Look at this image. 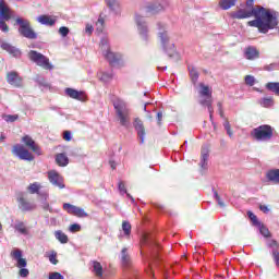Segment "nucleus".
<instances>
[{
    "instance_id": "nucleus-1",
    "label": "nucleus",
    "mask_w": 279,
    "mask_h": 279,
    "mask_svg": "<svg viewBox=\"0 0 279 279\" xmlns=\"http://www.w3.org/2000/svg\"><path fill=\"white\" fill-rule=\"evenodd\" d=\"M231 19H252L247 22L250 27H257L260 34H267L269 29H275L278 26V19L271 12L263 7H254V0H246V7L230 13Z\"/></svg>"
},
{
    "instance_id": "nucleus-2",
    "label": "nucleus",
    "mask_w": 279,
    "mask_h": 279,
    "mask_svg": "<svg viewBox=\"0 0 279 279\" xmlns=\"http://www.w3.org/2000/svg\"><path fill=\"white\" fill-rule=\"evenodd\" d=\"M158 38L160 39L163 51L168 53L170 58H175L178 52L175 51V45L169 43V32L167 31V24L157 22Z\"/></svg>"
},
{
    "instance_id": "nucleus-3",
    "label": "nucleus",
    "mask_w": 279,
    "mask_h": 279,
    "mask_svg": "<svg viewBox=\"0 0 279 279\" xmlns=\"http://www.w3.org/2000/svg\"><path fill=\"white\" fill-rule=\"evenodd\" d=\"M113 108L116 110V114L119 119L120 125L123 128H130V108L128 107V104L121 99H117L113 102Z\"/></svg>"
},
{
    "instance_id": "nucleus-4",
    "label": "nucleus",
    "mask_w": 279,
    "mask_h": 279,
    "mask_svg": "<svg viewBox=\"0 0 279 279\" xmlns=\"http://www.w3.org/2000/svg\"><path fill=\"white\" fill-rule=\"evenodd\" d=\"M100 48L102 54L105 56L106 60H108L109 64H111V66H117V64H121V60H123V54L110 51V45L108 44L107 37L101 38Z\"/></svg>"
},
{
    "instance_id": "nucleus-5",
    "label": "nucleus",
    "mask_w": 279,
    "mask_h": 279,
    "mask_svg": "<svg viewBox=\"0 0 279 279\" xmlns=\"http://www.w3.org/2000/svg\"><path fill=\"white\" fill-rule=\"evenodd\" d=\"M198 93L201 97H205V99L201 100L199 104L201 106L207 107L209 119L213 121V113L215 112V109L213 108V88L204 83H199Z\"/></svg>"
},
{
    "instance_id": "nucleus-6",
    "label": "nucleus",
    "mask_w": 279,
    "mask_h": 279,
    "mask_svg": "<svg viewBox=\"0 0 279 279\" xmlns=\"http://www.w3.org/2000/svg\"><path fill=\"white\" fill-rule=\"evenodd\" d=\"M251 136H253L255 141L267 143L274 138V128L269 124L259 125L251 132Z\"/></svg>"
},
{
    "instance_id": "nucleus-7",
    "label": "nucleus",
    "mask_w": 279,
    "mask_h": 279,
    "mask_svg": "<svg viewBox=\"0 0 279 279\" xmlns=\"http://www.w3.org/2000/svg\"><path fill=\"white\" fill-rule=\"evenodd\" d=\"M15 23L19 25V34H21V36L28 38V40H36V38H38V35L34 32V28H32V24L28 20L17 17Z\"/></svg>"
},
{
    "instance_id": "nucleus-8",
    "label": "nucleus",
    "mask_w": 279,
    "mask_h": 279,
    "mask_svg": "<svg viewBox=\"0 0 279 279\" xmlns=\"http://www.w3.org/2000/svg\"><path fill=\"white\" fill-rule=\"evenodd\" d=\"M28 59L31 62H34L37 66H41V69H45L46 71H52L53 69V65L49 62V58L36 50H31L28 52Z\"/></svg>"
},
{
    "instance_id": "nucleus-9",
    "label": "nucleus",
    "mask_w": 279,
    "mask_h": 279,
    "mask_svg": "<svg viewBox=\"0 0 279 279\" xmlns=\"http://www.w3.org/2000/svg\"><path fill=\"white\" fill-rule=\"evenodd\" d=\"M165 8H169L168 0H155L154 2L146 3L141 10L142 12H145V14H156L157 12L165 10Z\"/></svg>"
},
{
    "instance_id": "nucleus-10",
    "label": "nucleus",
    "mask_w": 279,
    "mask_h": 279,
    "mask_svg": "<svg viewBox=\"0 0 279 279\" xmlns=\"http://www.w3.org/2000/svg\"><path fill=\"white\" fill-rule=\"evenodd\" d=\"M135 23L137 25V32L141 36L142 40L145 43L149 41V27L147 26V22H145V17L141 16V14H135Z\"/></svg>"
},
{
    "instance_id": "nucleus-11",
    "label": "nucleus",
    "mask_w": 279,
    "mask_h": 279,
    "mask_svg": "<svg viewBox=\"0 0 279 279\" xmlns=\"http://www.w3.org/2000/svg\"><path fill=\"white\" fill-rule=\"evenodd\" d=\"M13 154L14 156H17L20 160H27L28 162H32V160H34V155L21 144H16L13 146Z\"/></svg>"
},
{
    "instance_id": "nucleus-12",
    "label": "nucleus",
    "mask_w": 279,
    "mask_h": 279,
    "mask_svg": "<svg viewBox=\"0 0 279 279\" xmlns=\"http://www.w3.org/2000/svg\"><path fill=\"white\" fill-rule=\"evenodd\" d=\"M48 180L50 184L53 186H58V189H64V178L58 173L56 170L48 171Z\"/></svg>"
},
{
    "instance_id": "nucleus-13",
    "label": "nucleus",
    "mask_w": 279,
    "mask_h": 279,
    "mask_svg": "<svg viewBox=\"0 0 279 279\" xmlns=\"http://www.w3.org/2000/svg\"><path fill=\"white\" fill-rule=\"evenodd\" d=\"M63 210H66L69 215H73L74 217H80V218L88 217V214L84 211L83 208L69 203L63 204Z\"/></svg>"
},
{
    "instance_id": "nucleus-14",
    "label": "nucleus",
    "mask_w": 279,
    "mask_h": 279,
    "mask_svg": "<svg viewBox=\"0 0 279 279\" xmlns=\"http://www.w3.org/2000/svg\"><path fill=\"white\" fill-rule=\"evenodd\" d=\"M7 82L15 88H21V86H23V77H21L16 71L8 72Z\"/></svg>"
},
{
    "instance_id": "nucleus-15",
    "label": "nucleus",
    "mask_w": 279,
    "mask_h": 279,
    "mask_svg": "<svg viewBox=\"0 0 279 279\" xmlns=\"http://www.w3.org/2000/svg\"><path fill=\"white\" fill-rule=\"evenodd\" d=\"M14 19V11L8 7L5 0H0V20L10 21Z\"/></svg>"
},
{
    "instance_id": "nucleus-16",
    "label": "nucleus",
    "mask_w": 279,
    "mask_h": 279,
    "mask_svg": "<svg viewBox=\"0 0 279 279\" xmlns=\"http://www.w3.org/2000/svg\"><path fill=\"white\" fill-rule=\"evenodd\" d=\"M22 142L26 145V147H28V149H32L34 154L37 156H43V149H40V146H38V144H36V142L29 135L24 136Z\"/></svg>"
},
{
    "instance_id": "nucleus-17",
    "label": "nucleus",
    "mask_w": 279,
    "mask_h": 279,
    "mask_svg": "<svg viewBox=\"0 0 279 279\" xmlns=\"http://www.w3.org/2000/svg\"><path fill=\"white\" fill-rule=\"evenodd\" d=\"M65 95L71 97V99H76V101H86L87 99L86 93L76 90L71 87L65 88Z\"/></svg>"
},
{
    "instance_id": "nucleus-18",
    "label": "nucleus",
    "mask_w": 279,
    "mask_h": 279,
    "mask_svg": "<svg viewBox=\"0 0 279 279\" xmlns=\"http://www.w3.org/2000/svg\"><path fill=\"white\" fill-rule=\"evenodd\" d=\"M20 210L23 213H29L32 210H36V204L28 202L23 196L17 198Z\"/></svg>"
},
{
    "instance_id": "nucleus-19",
    "label": "nucleus",
    "mask_w": 279,
    "mask_h": 279,
    "mask_svg": "<svg viewBox=\"0 0 279 279\" xmlns=\"http://www.w3.org/2000/svg\"><path fill=\"white\" fill-rule=\"evenodd\" d=\"M133 125L137 132L140 143L143 145L145 143V125L143 124V121L138 118L134 120Z\"/></svg>"
},
{
    "instance_id": "nucleus-20",
    "label": "nucleus",
    "mask_w": 279,
    "mask_h": 279,
    "mask_svg": "<svg viewBox=\"0 0 279 279\" xmlns=\"http://www.w3.org/2000/svg\"><path fill=\"white\" fill-rule=\"evenodd\" d=\"M12 257L14 258V260H16V267H19L20 269H23L25 267H27V260L25 258H23V252H21V250L16 248L11 253Z\"/></svg>"
},
{
    "instance_id": "nucleus-21",
    "label": "nucleus",
    "mask_w": 279,
    "mask_h": 279,
    "mask_svg": "<svg viewBox=\"0 0 279 279\" xmlns=\"http://www.w3.org/2000/svg\"><path fill=\"white\" fill-rule=\"evenodd\" d=\"M141 245H147V247H149L151 252H157L158 250H160V245L156 241L151 240L147 234H144L142 236Z\"/></svg>"
},
{
    "instance_id": "nucleus-22",
    "label": "nucleus",
    "mask_w": 279,
    "mask_h": 279,
    "mask_svg": "<svg viewBox=\"0 0 279 279\" xmlns=\"http://www.w3.org/2000/svg\"><path fill=\"white\" fill-rule=\"evenodd\" d=\"M1 49H3L4 51H8V53H10L11 56H13V58H21L22 52L19 48L3 41L0 45Z\"/></svg>"
},
{
    "instance_id": "nucleus-23",
    "label": "nucleus",
    "mask_w": 279,
    "mask_h": 279,
    "mask_svg": "<svg viewBox=\"0 0 279 279\" xmlns=\"http://www.w3.org/2000/svg\"><path fill=\"white\" fill-rule=\"evenodd\" d=\"M90 271L96 278H104V266L97 260L90 262Z\"/></svg>"
},
{
    "instance_id": "nucleus-24",
    "label": "nucleus",
    "mask_w": 279,
    "mask_h": 279,
    "mask_svg": "<svg viewBox=\"0 0 279 279\" xmlns=\"http://www.w3.org/2000/svg\"><path fill=\"white\" fill-rule=\"evenodd\" d=\"M259 57L260 52L258 51V49H256V47L248 46L247 48H245L244 58H246V60H256Z\"/></svg>"
},
{
    "instance_id": "nucleus-25",
    "label": "nucleus",
    "mask_w": 279,
    "mask_h": 279,
    "mask_svg": "<svg viewBox=\"0 0 279 279\" xmlns=\"http://www.w3.org/2000/svg\"><path fill=\"white\" fill-rule=\"evenodd\" d=\"M13 228L19 232V234H23V236L29 235V229L25 226V222L21 220H15Z\"/></svg>"
},
{
    "instance_id": "nucleus-26",
    "label": "nucleus",
    "mask_w": 279,
    "mask_h": 279,
    "mask_svg": "<svg viewBox=\"0 0 279 279\" xmlns=\"http://www.w3.org/2000/svg\"><path fill=\"white\" fill-rule=\"evenodd\" d=\"M266 178L268 182H272V184H279V169H271L266 173Z\"/></svg>"
},
{
    "instance_id": "nucleus-27",
    "label": "nucleus",
    "mask_w": 279,
    "mask_h": 279,
    "mask_svg": "<svg viewBox=\"0 0 279 279\" xmlns=\"http://www.w3.org/2000/svg\"><path fill=\"white\" fill-rule=\"evenodd\" d=\"M37 21L41 25H48L49 27H51L52 25H56V20L49 15H40L37 17Z\"/></svg>"
},
{
    "instance_id": "nucleus-28",
    "label": "nucleus",
    "mask_w": 279,
    "mask_h": 279,
    "mask_svg": "<svg viewBox=\"0 0 279 279\" xmlns=\"http://www.w3.org/2000/svg\"><path fill=\"white\" fill-rule=\"evenodd\" d=\"M56 162L59 167H66L69 165V157L64 153L58 154L56 156Z\"/></svg>"
},
{
    "instance_id": "nucleus-29",
    "label": "nucleus",
    "mask_w": 279,
    "mask_h": 279,
    "mask_svg": "<svg viewBox=\"0 0 279 279\" xmlns=\"http://www.w3.org/2000/svg\"><path fill=\"white\" fill-rule=\"evenodd\" d=\"M236 5V0H220L219 7L221 10H230V8H234Z\"/></svg>"
},
{
    "instance_id": "nucleus-30",
    "label": "nucleus",
    "mask_w": 279,
    "mask_h": 279,
    "mask_svg": "<svg viewBox=\"0 0 279 279\" xmlns=\"http://www.w3.org/2000/svg\"><path fill=\"white\" fill-rule=\"evenodd\" d=\"M118 189L121 195H126V197L131 199L132 204H135L136 201H134V197H132V195L128 193V190L125 189V183L123 181L119 182Z\"/></svg>"
},
{
    "instance_id": "nucleus-31",
    "label": "nucleus",
    "mask_w": 279,
    "mask_h": 279,
    "mask_svg": "<svg viewBox=\"0 0 279 279\" xmlns=\"http://www.w3.org/2000/svg\"><path fill=\"white\" fill-rule=\"evenodd\" d=\"M266 88L267 90H270V93H274L275 95H277V97H279V83H276V82L267 83Z\"/></svg>"
},
{
    "instance_id": "nucleus-32",
    "label": "nucleus",
    "mask_w": 279,
    "mask_h": 279,
    "mask_svg": "<svg viewBox=\"0 0 279 279\" xmlns=\"http://www.w3.org/2000/svg\"><path fill=\"white\" fill-rule=\"evenodd\" d=\"M266 245H267V247H269V250H271L272 254H276V253L279 252L278 241H276V240H267Z\"/></svg>"
},
{
    "instance_id": "nucleus-33",
    "label": "nucleus",
    "mask_w": 279,
    "mask_h": 279,
    "mask_svg": "<svg viewBox=\"0 0 279 279\" xmlns=\"http://www.w3.org/2000/svg\"><path fill=\"white\" fill-rule=\"evenodd\" d=\"M190 77L193 84H197V80H199V72L194 66H189Z\"/></svg>"
},
{
    "instance_id": "nucleus-34",
    "label": "nucleus",
    "mask_w": 279,
    "mask_h": 279,
    "mask_svg": "<svg viewBox=\"0 0 279 279\" xmlns=\"http://www.w3.org/2000/svg\"><path fill=\"white\" fill-rule=\"evenodd\" d=\"M121 260H122V265L124 267H130V255L128 254V248H123L121 252Z\"/></svg>"
},
{
    "instance_id": "nucleus-35",
    "label": "nucleus",
    "mask_w": 279,
    "mask_h": 279,
    "mask_svg": "<svg viewBox=\"0 0 279 279\" xmlns=\"http://www.w3.org/2000/svg\"><path fill=\"white\" fill-rule=\"evenodd\" d=\"M54 236H56V240L57 241H59V242H61V243H69V236L68 235H65V233L64 232H62V231H56L54 232Z\"/></svg>"
},
{
    "instance_id": "nucleus-36",
    "label": "nucleus",
    "mask_w": 279,
    "mask_h": 279,
    "mask_svg": "<svg viewBox=\"0 0 279 279\" xmlns=\"http://www.w3.org/2000/svg\"><path fill=\"white\" fill-rule=\"evenodd\" d=\"M98 78L100 80V82H105V84H107V82H110V80H112V73L111 72H99Z\"/></svg>"
},
{
    "instance_id": "nucleus-37",
    "label": "nucleus",
    "mask_w": 279,
    "mask_h": 279,
    "mask_svg": "<svg viewBox=\"0 0 279 279\" xmlns=\"http://www.w3.org/2000/svg\"><path fill=\"white\" fill-rule=\"evenodd\" d=\"M122 232L124 233V236H130L132 234V225L129 221L122 222Z\"/></svg>"
},
{
    "instance_id": "nucleus-38",
    "label": "nucleus",
    "mask_w": 279,
    "mask_h": 279,
    "mask_svg": "<svg viewBox=\"0 0 279 279\" xmlns=\"http://www.w3.org/2000/svg\"><path fill=\"white\" fill-rule=\"evenodd\" d=\"M258 104L263 108H271V106H274V98H262L258 100Z\"/></svg>"
},
{
    "instance_id": "nucleus-39",
    "label": "nucleus",
    "mask_w": 279,
    "mask_h": 279,
    "mask_svg": "<svg viewBox=\"0 0 279 279\" xmlns=\"http://www.w3.org/2000/svg\"><path fill=\"white\" fill-rule=\"evenodd\" d=\"M207 165H208V150L203 149L202 150V159H201L202 169H206Z\"/></svg>"
},
{
    "instance_id": "nucleus-40",
    "label": "nucleus",
    "mask_w": 279,
    "mask_h": 279,
    "mask_svg": "<svg viewBox=\"0 0 279 279\" xmlns=\"http://www.w3.org/2000/svg\"><path fill=\"white\" fill-rule=\"evenodd\" d=\"M2 119L7 123H14V121H19V114H3Z\"/></svg>"
},
{
    "instance_id": "nucleus-41",
    "label": "nucleus",
    "mask_w": 279,
    "mask_h": 279,
    "mask_svg": "<svg viewBox=\"0 0 279 279\" xmlns=\"http://www.w3.org/2000/svg\"><path fill=\"white\" fill-rule=\"evenodd\" d=\"M259 228V232L262 235H264L266 239H268V236H271V233L269 232V229H267V227L263 226V225H257Z\"/></svg>"
},
{
    "instance_id": "nucleus-42",
    "label": "nucleus",
    "mask_w": 279,
    "mask_h": 279,
    "mask_svg": "<svg viewBox=\"0 0 279 279\" xmlns=\"http://www.w3.org/2000/svg\"><path fill=\"white\" fill-rule=\"evenodd\" d=\"M28 191H29V193H31L32 195L38 193V191H40V184H38V183H36V182L33 183V184H31V185L28 186Z\"/></svg>"
},
{
    "instance_id": "nucleus-43",
    "label": "nucleus",
    "mask_w": 279,
    "mask_h": 279,
    "mask_svg": "<svg viewBox=\"0 0 279 279\" xmlns=\"http://www.w3.org/2000/svg\"><path fill=\"white\" fill-rule=\"evenodd\" d=\"M247 217L253 222V226H260V222L258 221V218L256 217V215H254V213L247 211Z\"/></svg>"
},
{
    "instance_id": "nucleus-44",
    "label": "nucleus",
    "mask_w": 279,
    "mask_h": 279,
    "mask_svg": "<svg viewBox=\"0 0 279 279\" xmlns=\"http://www.w3.org/2000/svg\"><path fill=\"white\" fill-rule=\"evenodd\" d=\"M244 82L247 86H254V84H256V78L253 75H246Z\"/></svg>"
},
{
    "instance_id": "nucleus-45",
    "label": "nucleus",
    "mask_w": 279,
    "mask_h": 279,
    "mask_svg": "<svg viewBox=\"0 0 279 279\" xmlns=\"http://www.w3.org/2000/svg\"><path fill=\"white\" fill-rule=\"evenodd\" d=\"M49 262L52 265H58V253H56L54 251H52L49 255H48Z\"/></svg>"
},
{
    "instance_id": "nucleus-46",
    "label": "nucleus",
    "mask_w": 279,
    "mask_h": 279,
    "mask_svg": "<svg viewBox=\"0 0 279 279\" xmlns=\"http://www.w3.org/2000/svg\"><path fill=\"white\" fill-rule=\"evenodd\" d=\"M96 32H98V34L104 32V20L101 17L96 22Z\"/></svg>"
},
{
    "instance_id": "nucleus-47",
    "label": "nucleus",
    "mask_w": 279,
    "mask_h": 279,
    "mask_svg": "<svg viewBox=\"0 0 279 279\" xmlns=\"http://www.w3.org/2000/svg\"><path fill=\"white\" fill-rule=\"evenodd\" d=\"M223 128H225V130H226L228 136H229L230 138H232L233 133H232V129L230 128V122L226 121V122L223 123Z\"/></svg>"
},
{
    "instance_id": "nucleus-48",
    "label": "nucleus",
    "mask_w": 279,
    "mask_h": 279,
    "mask_svg": "<svg viewBox=\"0 0 279 279\" xmlns=\"http://www.w3.org/2000/svg\"><path fill=\"white\" fill-rule=\"evenodd\" d=\"M106 3L111 10H117V7L119 5L117 0H106Z\"/></svg>"
},
{
    "instance_id": "nucleus-49",
    "label": "nucleus",
    "mask_w": 279,
    "mask_h": 279,
    "mask_svg": "<svg viewBox=\"0 0 279 279\" xmlns=\"http://www.w3.org/2000/svg\"><path fill=\"white\" fill-rule=\"evenodd\" d=\"M48 195H46L45 201L41 203V208L44 210H49V213H53V209L49 206V203L47 202Z\"/></svg>"
},
{
    "instance_id": "nucleus-50",
    "label": "nucleus",
    "mask_w": 279,
    "mask_h": 279,
    "mask_svg": "<svg viewBox=\"0 0 279 279\" xmlns=\"http://www.w3.org/2000/svg\"><path fill=\"white\" fill-rule=\"evenodd\" d=\"M0 29L1 32H4V33L10 32V27H8L5 20H0Z\"/></svg>"
},
{
    "instance_id": "nucleus-51",
    "label": "nucleus",
    "mask_w": 279,
    "mask_h": 279,
    "mask_svg": "<svg viewBox=\"0 0 279 279\" xmlns=\"http://www.w3.org/2000/svg\"><path fill=\"white\" fill-rule=\"evenodd\" d=\"M19 276L21 278H27V276H29V269L27 268H21L19 271Z\"/></svg>"
},
{
    "instance_id": "nucleus-52",
    "label": "nucleus",
    "mask_w": 279,
    "mask_h": 279,
    "mask_svg": "<svg viewBox=\"0 0 279 279\" xmlns=\"http://www.w3.org/2000/svg\"><path fill=\"white\" fill-rule=\"evenodd\" d=\"M59 34L63 36V38H66L69 36V27L62 26L59 28Z\"/></svg>"
},
{
    "instance_id": "nucleus-53",
    "label": "nucleus",
    "mask_w": 279,
    "mask_h": 279,
    "mask_svg": "<svg viewBox=\"0 0 279 279\" xmlns=\"http://www.w3.org/2000/svg\"><path fill=\"white\" fill-rule=\"evenodd\" d=\"M70 232H80L82 230V226L78 223L71 225L69 228Z\"/></svg>"
},
{
    "instance_id": "nucleus-54",
    "label": "nucleus",
    "mask_w": 279,
    "mask_h": 279,
    "mask_svg": "<svg viewBox=\"0 0 279 279\" xmlns=\"http://www.w3.org/2000/svg\"><path fill=\"white\" fill-rule=\"evenodd\" d=\"M49 279H64V276H62L60 272H50Z\"/></svg>"
},
{
    "instance_id": "nucleus-55",
    "label": "nucleus",
    "mask_w": 279,
    "mask_h": 279,
    "mask_svg": "<svg viewBox=\"0 0 279 279\" xmlns=\"http://www.w3.org/2000/svg\"><path fill=\"white\" fill-rule=\"evenodd\" d=\"M214 196H215V199L218 202V206L223 208V206L226 205L223 204V201H221V197H219V194L217 193V191L214 192Z\"/></svg>"
},
{
    "instance_id": "nucleus-56",
    "label": "nucleus",
    "mask_w": 279,
    "mask_h": 279,
    "mask_svg": "<svg viewBox=\"0 0 279 279\" xmlns=\"http://www.w3.org/2000/svg\"><path fill=\"white\" fill-rule=\"evenodd\" d=\"M272 258L275 260L276 267H279V252L278 253H272Z\"/></svg>"
},
{
    "instance_id": "nucleus-57",
    "label": "nucleus",
    "mask_w": 279,
    "mask_h": 279,
    "mask_svg": "<svg viewBox=\"0 0 279 279\" xmlns=\"http://www.w3.org/2000/svg\"><path fill=\"white\" fill-rule=\"evenodd\" d=\"M272 258L275 260L276 267H279V252L278 253H272Z\"/></svg>"
},
{
    "instance_id": "nucleus-58",
    "label": "nucleus",
    "mask_w": 279,
    "mask_h": 279,
    "mask_svg": "<svg viewBox=\"0 0 279 279\" xmlns=\"http://www.w3.org/2000/svg\"><path fill=\"white\" fill-rule=\"evenodd\" d=\"M85 32H86V34H88L90 36V34H93V32H94L93 25L87 24L85 27Z\"/></svg>"
},
{
    "instance_id": "nucleus-59",
    "label": "nucleus",
    "mask_w": 279,
    "mask_h": 279,
    "mask_svg": "<svg viewBox=\"0 0 279 279\" xmlns=\"http://www.w3.org/2000/svg\"><path fill=\"white\" fill-rule=\"evenodd\" d=\"M71 133H70V131H64L63 132V140L64 141H71Z\"/></svg>"
},
{
    "instance_id": "nucleus-60",
    "label": "nucleus",
    "mask_w": 279,
    "mask_h": 279,
    "mask_svg": "<svg viewBox=\"0 0 279 279\" xmlns=\"http://www.w3.org/2000/svg\"><path fill=\"white\" fill-rule=\"evenodd\" d=\"M259 210H262V213H265V214L269 213V208L266 205H260Z\"/></svg>"
},
{
    "instance_id": "nucleus-61",
    "label": "nucleus",
    "mask_w": 279,
    "mask_h": 279,
    "mask_svg": "<svg viewBox=\"0 0 279 279\" xmlns=\"http://www.w3.org/2000/svg\"><path fill=\"white\" fill-rule=\"evenodd\" d=\"M217 106L220 112V117H223V105L221 102H218Z\"/></svg>"
},
{
    "instance_id": "nucleus-62",
    "label": "nucleus",
    "mask_w": 279,
    "mask_h": 279,
    "mask_svg": "<svg viewBox=\"0 0 279 279\" xmlns=\"http://www.w3.org/2000/svg\"><path fill=\"white\" fill-rule=\"evenodd\" d=\"M157 121L160 123L162 121V111L157 112Z\"/></svg>"
},
{
    "instance_id": "nucleus-63",
    "label": "nucleus",
    "mask_w": 279,
    "mask_h": 279,
    "mask_svg": "<svg viewBox=\"0 0 279 279\" xmlns=\"http://www.w3.org/2000/svg\"><path fill=\"white\" fill-rule=\"evenodd\" d=\"M111 169H117V163L114 161H110Z\"/></svg>"
},
{
    "instance_id": "nucleus-64",
    "label": "nucleus",
    "mask_w": 279,
    "mask_h": 279,
    "mask_svg": "<svg viewBox=\"0 0 279 279\" xmlns=\"http://www.w3.org/2000/svg\"><path fill=\"white\" fill-rule=\"evenodd\" d=\"M3 141H5V135L1 134L0 135V143H3Z\"/></svg>"
}]
</instances>
